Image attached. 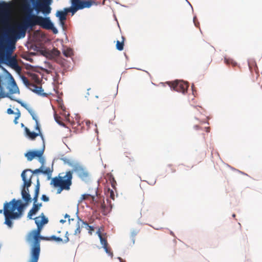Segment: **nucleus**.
I'll list each match as a JSON object with an SVG mask.
<instances>
[{"mask_svg":"<svg viewBox=\"0 0 262 262\" xmlns=\"http://www.w3.org/2000/svg\"><path fill=\"white\" fill-rule=\"evenodd\" d=\"M82 200H87L90 201V203H93L95 200V196L89 194H84L82 195L81 198V201Z\"/></svg>","mask_w":262,"mask_h":262,"instance_id":"nucleus-24","label":"nucleus"},{"mask_svg":"<svg viewBox=\"0 0 262 262\" xmlns=\"http://www.w3.org/2000/svg\"><path fill=\"white\" fill-rule=\"evenodd\" d=\"M226 61L227 63H228V64L229 63V62L228 60H226Z\"/></svg>","mask_w":262,"mask_h":262,"instance_id":"nucleus-51","label":"nucleus"},{"mask_svg":"<svg viewBox=\"0 0 262 262\" xmlns=\"http://www.w3.org/2000/svg\"><path fill=\"white\" fill-rule=\"evenodd\" d=\"M78 176L83 181H87L89 179V172L81 165H76L74 168V171Z\"/></svg>","mask_w":262,"mask_h":262,"instance_id":"nucleus-11","label":"nucleus"},{"mask_svg":"<svg viewBox=\"0 0 262 262\" xmlns=\"http://www.w3.org/2000/svg\"><path fill=\"white\" fill-rule=\"evenodd\" d=\"M195 118H196L197 120H200V123H201V124H202V123H205V121H202V120H201V119H200V118H197V117H195Z\"/></svg>","mask_w":262,"mask_h":262,"instance_id":"nucleus-45","label":"nucleus"},{"mask_svg":"<svg viewBox=\"0 0 262 262\" xmlns=\"http://www.w3.org/2000/svg\"><path fill=\"white\" fill-rule=\"evenodd\" d=\"M80 232H81V229H80V224H79V221L78 220L77 224L76 229L75 230L74 233V234L75 236H77V238L78 239H79L80 237Z\"/></svg>","mask_w":262,"mask_h":262,"instance_id":"nucleus-29","label":"nucleus"},{"mask_svg":"<svg viewBox=\"0 0 262 262\" xmlns=\"http://www.w3.org/2000/svg\"><path fill=\"white\" fill-rule=\"evenodd\" d=\"M52 53L56 56H58L60 54V52L57 49H55V48L53 49V50L52 51Z\"/></svg>","mask_w":262,"mask_h":262,"instance_id":"nucleus-33","label":"nucleus"},{"mask_svg":"<svg viewBox=\"0 0 262 262\" xmlns=\"http://www.w3.org/2000/svg\"><path fill=\"white\" fill-rule=\"evenodd\" d=\"M36 122V124H35V129L38 131L37 133H41L38 121L37 120V122Z\"/></svg>","mask_w":262,"mask_h":262,"instance_id":"nucleus-34","label":"nucleus"},{"mask_svg":"<svg viewBox=\"0 0 262 262\" xmlns=\"http://www.w3.org/2000/svg\"><path fill=\"white\" fill-rule=\"evenodd\" d=\"M120 262H124V261L121 258H119Z\"/></svg>","mask_w":262,"mask_h":262,"instance_id":"nucleus-50","label":"nucleus"},{"mask_svg":"<svg viewBox=\"0 0 262 262\" xmlns=\"http://www.w3.org/2000/svg\"><path fill=\"white\" fill-rule=\"evenodd\" d=\"M29 172H31L34 174H36V173L41 172L43 174H49L51 173V171L50 168H47L45 170H43L42 168V167L41 166L40 168H39L38 169H35L33 171H32L31 170H30V171H29ZM27 172H28V171Z\"/></svg>","mask_w":262,"mask_h":262,"instance_id":"nucleus-20","label":"nucleus"},{"mask_svg":"<svg viewBox=\"0 0 262 262\" xmlns=\"http://www.w3.org/2000/svg\"><path fill=\"white\" fill-rule=\"evenodd\" d=\"M10 76V82L7 85V92L6 93L4 86L0 85V99L7 97L10 100L16 101L17 100L12 96L13 94H19L20 92L16 83L10 73H7Z\"/></svg>","mask_w":262,"mask_h":262,"instance_id":"nucleus-8","label":"nucleus"},{"mask_svg":"<svg viewBox=\"0 0 262 262\" xmlns=\"http://www.w3.org/2000/svg\"><path fill=\"white\" fill-rule=\"evenodd\" d=\"M27 75L32 82L30 81L25 76H22L21 79L25 85L36 94L43 97H47L48 95V94L43 93V90L41 86L37 85L33 83L34 82L37 84H40L41 80L38 75L33 72H28Z\"/></svg>","mask_w":262,"mask_h":262,"instance_id":"nucleus-6","label":"nucleus"},{"mask_svg":"<svg viewBox=\"0 0 262 262\" xmlns=\"http://www.w3.org/2000/svg\"><path fill=\"white\" fill-rule=\"evenodd\" d=\"M74 4L76 5L79 10L90 8L92 5V2L88 0H74Z\"/></svg>","mask_w":262,"mask_h":262,"instance_id":"nucleus-12","label":"nucleus"},{"mask_svg":"<svg viewBox=\"0 0 262 262\" xmlns=\"http://www.w3.org/2000/svg\"><path fill=\"white\" fill-rule=\"evenodd\" d=\"M103 99H106V100L104 101H110L111 100L110 99H107L106 97H105Z\"/></svg>","mask_w":262,"mask_h":262,"instance_id":"nucleus-47","label":"nucleus"},{"mask_svg":"<svg viewBox=\"0 0 262 262\" xmlns=\"http://www.w3.org/2000/svg\"><path fill=\"white\" fill-rule=\"evenodd\" d=\"M45 240V241H49V238L48 237L41 236L39 235V240Z\"/></svg>","mask_w":262,"mask_h":262,"instance_id":"nucleus-39","label":"nucleus"},{"mask_svg":"<svg viewBox=\"0 0 262 262\" xmlns=\"http://www.w3.org/2000/svg\"><path fill=\"white\" fill-rule=\"evenodd\" d=\"M16 115L17 116L15 117V119L14 120V122L15 124H17V120L20 117V112L18 110V112L16 113Z\"/></svg>","mask_w":262,"mask_h":262,"instance_id":"nucleus-36","label":"nucleus"},{"mask_svg":"<svg viewBox=\"0 0 262 262\" xmlns=\"http://www.w3.org/2000/svg\"><path fill=\"white\" fill-rule=\"evenodd\" d=\"M248 66L252 74L253 75V73L255 72L256 78L259 77L258 72V67L255 60L251 59L248 61Z\"/></svg>","mask_w":262,"mask_h":262,"instance_id":"nucleus-14","label":"nucleus"},{"mask_svg":"<svg viewBox=\"0 0 262 262\" xmlns=\"http://www.w3.org/2000/svg\"><path fill=\"white\" fill-rule=\"evenodd\" d=\"M64 217L65 218H68L69 219V221L70 222L71 221V219H70V215H68V214H66L65 215H64Z\"/></svg>","mask_w":262,"mask_h":262,"instance_id":"nucleus-44","label":"nucleus"},{"mask_svg":"<svg viewBox=\"0 0 262 262\" xmlns=\"http://www.w3.org/2000/svg\"><path fill=\"white\" fill-rule=\"evenodd\" d=\"M30 171V169H27L24 170L21 174L24 184L21 191L22 199L25 201L24 204L25 206L29 204L32 201L31 195L29 193V187L31 185V179L33 177L32 173L27 174V172ZM23 204V203H22Z\"/></svg>","mask_w":262,"mask_h":262,"instance_id":"nucleus-7","label":"nucleus"},{"mask_svg":"<svg viewBox=\"0 0 262 262\" xmlns=\"http://www.w3.org/2000/svg\"><path fill=\"white\" fill-rule=\"evenodd\" d=\"M124 48V41L120 42L117 40L116 42V48L119 51H122Z\"/></svg>","mask_w":262,"mask_h":262,"instance_id":"nucleus-30","label":"nucleus"},{"mask_svg":"<svg viewBox=\"0 0 262 262\" xmlns=\"http://www.w3.org/2000/svg\"><path fill=\"white\" fill-rule=\"evenodd\" d=\"M7 113L9 114H14V111L10 108L7 110Z\"/></svg>","mask_w":262,"mask_h":262,"instance_id":"nucleus-40","label":"nucleus"},{"mask_svg":"<svg viewBox=\"0 0 262 262\" xmlns=\"http://www.w3.org/2000/svg\"><path fill=\"white\" fill-rule=\"evenodd\" d=\"M47 0H42L41 1L37 2L36 5H35V10L39 12L42 10V6L46 4Z\"/></svg>","mask_w":262,"mask_h":262,"instance_id":"nucleus-26","label":"nucleus"},{"mask_svg":"<svg viewBox=\"0 0 262 262\" xmlns=\"http://www.w3.org/2000/svg\"><path fill=\"white\" fill-rule=\"evenodd\" d=\"M67 12L66 11H58L56 13V16L59 17L60 21L63 24V21L66 19Z\"/></svg>","mask_w":262,"mask_h":262,"instance_id":"nucleus-22","label":"nucleus"},{"mask_svg":"<svg viewBox=\"0 0 262 262\" xmlns=\"http://www.w3.org/2000/svg\"><path fill=\"white\" fill-rule=\"evenodd\" d=\"M73 171L69 170L66 172L60 173L58 176L52 179L51 184L57 188V193H60L63 190H69L72 184Z\"/></svg>","mask_w":262,"mask_h":262,"instance_id":"nucleus-5","label":"nucleus"},{"mask_svg":"<svg viewBox=\"0 0 262 262\" xmlns=\"http://www.w3.org/2000/svg\"><path fill=\"white\" fill-rule=\"evenodd\" d=\"M65 163H67L69 166L72 167L73 168L72 171L73 172L74 171V168L76 165H79V164L77 163V162H75L74 161H72L70 159H66L64 160Z\"/></svg>","mask_w":262,"mask_h":262,"instance_id":"nucleus-27","label":"nucleus"},{"mask_svg":"<svg viewBox=\"0 0 262 262\" xmlns=\"http://www.w3.org/2000/svg\"><path fill=\"white\" fill-rule=\"evenodd\" d=\"M96 234L98 235L99 238H100L101 237H102V234H101V231H100V229H99L97 232H96Z\"/></svg>","mask_w":262,"mask_h":262,"instance_id":"nucleus-38","label":"nucleus"},{"mask_svg":"<svg viewBox=\"0 0 262 262\" xmlns=\"http://www.w3.org/2000/svg\"><path fill=\"white\" fill-rule=\"evenodd\" d=\"M34 220L37 225V229L30 232L27 238L28 242H30L33 239L34 240L33 246L31 250V258L29 262H38L40 252L39 235L43 226L48 222V219L46 217L43 213L40 216L34 218Z\"/></svg>","mask_w":262,"mask_h":262,"instance_id":"nucleus-2","label":"nucleus"},{"mask_svg":"<svg viewBox=\"0 0 262 262\" xmlns=\"http://www.w3.org/2000/svg\"><path fill=\"white\" fill-rule=\"evenodd\" d=\"M169 85L174 91L183 94L187 92L188 88V83L182 80H176Z\"/></svg>","mask_w":262,"mask_h":262,"instance_id":"nucleus-9","label":"nucleus"},{"mask_svg":"<svg viewBox=\"0 0 262 262\" xmlns=\"http://www.w3.org/2000/svg\"><path fill=\"white\" fill-rule=\"evenodd\" d=\"M106 253H107L112 257L113 256V253L111 251V249L108 247V246L103 247Z\"/></svg>","mask_w":262,"mask_h":262,"instance_id":"nucleus-31","label":"nucleus"},{"mask_svg":"<svg viewBox=\"0 0 262 262\" xmlns=\"http://www.w3.org/2000/svg\"><path fill=\"white\" fill-rule=\"evenodd\" d=\"M60 222L61 223H64L66 222V221L64 220H61L60 221Z\"/></svg>","mask_w":262,"mask_h":262,"instance_id":"nucleus-49","label":"nucleus"},{"mask_svg":"<svg viewBox=\"0 0 262 262\" xmlns=\"http://www.w3.org/2000/svg\"><path fill=\"white\" fill-rule=\"evenodd\" d=\"M108 192L110 193V198L113 200H114L115 194L114 191L112 190L108 189Z\"/></svg>","mask_w":262,"mask_h":262,"instance_id":"nucleus-35","label":"nucleus"},{"mask_svg":"<svg viewBox=\"0 0 262 262\" xmlns=\"http://www.w3.org/2000/svg\"><path fill=\"white\" fill-rule=\"evenodd\" d=\"M51 0H47L44 6H42V10L40 11L45 14H48L50 13L51 8L50 7Z\"/></svg>","mask_w":262,"mask_h":262,"instance_id":"nucleus-19","label":"nucleus"},{"mask_svg":"<svg viewBox=\"0 0 262 262\" xmlns=\"http://www.w3.org/2000/svg\"><path fill=\"white\" fill-rule=\"evenodd\" d=\"M194 129H195L196 130H198V129H200V125H195L194 126Z\"/></svg>","mask_w":262,"mask_h":262,"instance_id":"nucleus-42","label":"nucleus"},{"mask_svg":"<svg viewBox=\"0 0 262 262\" xmlns=\"http://www.w3.org/2000/svg\"><path fill=\"white\" fill-rule=\"evenodd\" d=\"M36 205L38 206V208L40 209V208L42 206V203H36Z\"/></svg>","mask_w":262,"mask_h":262,"instance_id":"nucleus-46","label":"nucleus"},{"mask_svg":"<svg viewBox=\"0 0 262 262\" xmlns=\"http://www.w3.org/2000/svg\"><path fill=\"white\" fill-rule=\"evenodd\" d=\"M49 238V241L54 240L57 242H63V243H67L70 241L69 237L68 236V232L67 231L65 234L64 238L62 239L61 238L59 237H56L55 235H52L50 237H48Z\"/></svg>","mask_w":262,"mask_h":262,"instance_id":"nucleus-15","label":"nucleus"},{"mask_svg":"<svg viewBox=\"0 0 262 262\" xmlns=\"http://www.w3.org/2000/svg\"><path fill=\"white\" fill-rule=\"evenodd\" d=\"M78 220L82 223L85 226V228L88 230V232L90 235L92 234L93 232L94 231V227L90 226L86 222H84L78 218Z\"/></svg>","mask_w":262,"mask_h":262,"instance_id":"nucleus-25","label":"nucleus"},{"mask_svg":"<svg viewBox=\"0 0 262 262\" xmlns=\"http://www.w3.org/2000/svg\"><path fill=\"white\" fill-rule=\"evenodd\" d=\"M100 241L101 245L103 246V247L108 246V243L106 238L102 237L100 238Z\"/></svg>","mask_w":262,"mask_h":262,"instance_id":"nucleus-32","label":"nucleus"},{"mask_svg":"<svg viewBox=\"0 0 262 262\" xmlns=\"http://www.w3.org/2000/svg\"><path fill=\"white\" fill-rule=\"evenodd\" d=\"M235 214H233V217H235Z\"/></svg>","mask_w":262,"mask_h":262,"instance_id":"nucleus-53","label":"nucleus"},{"mask_svg":"<svg viewBox=\"0 0 262 262\" xmlns=\"http://www.w3.org/2000/svg\"><path fill=\"white\" fill-rule=\"evenodd\" d=\"M11 11L10 4L5 2H0V26L1 31L5 32L10 39H19L24 37L27 29L39 25L42 28L53 30L54 33L57 32L49 17L31 15L21 23L10 27Z\"/></svg>","mask_w":262,"mask_h":262,"instance_id":"nucleus-1","label":"nucleus"},{"mask_svg":"<svg viewBox=\"0 0 262 262\" xmlns=\"http://www.w3.org/2000/svg\"><path fill=\"white\" fill-rule=\"evenodd\" d=\"M55 120H56V122H57L58 124H60V125H63V126H64V123H63L62 122H60V121H59V119H58V117H55Z\"/></svg>","mask_w":262,"mask_h":262,"instance_id":"nucleus-41","label":"nucleus"},{"mask_svg":"<svg viewBox=\"0 0 262 262\" xmlns=\"http://www.w3.org/2000/svg\"><path fill=\"white\" fill-rule=\"evenodd\" d=\"M112 186L113 187H114V184H113V183H112Z\"/></svg>","mask_w":262,"mask_h":262,"instance_id":"nucleus-52","label":"nucleus"},{"mask_svg":"<svg viewBox=\"0 0 262 262\" xmlns=\"http://www.w3.org/2000/svg\"><path fill=\"white\" fill-rule=\"evenodd\" d=\"M39 183L38 182L37 185L35 186V190H34V195L33 198V204H36L38 201V198L39 193Z\"/></svg>","mask_w":262,"mask_h":262,"instance_id":"nucleus-23","label":"nucleus"},{"mask_svg":"<svg viewBox=\"0 0 262 262\" xmlns=\"http://www.w3.org/2000/svg\"><path fill=\"white\" fill-rule=\"evenodd\" d=\"M86 125H87L88 127H89L90 124V121H86Z\"/></svg>","mask_w":262,"mask_h":262,"instance_id":"nucleus-48","label":"nucleus"},{"mask_svg":"<svg viewBox=\"0 0 262 262\" xmlns=\"http://www.w3.org/2000/svg\"><path fill=\"white\" fill-rule=\"evenodd\" d=\"M25 205L23 204L21 200L12 199L9 202L4 204V209L0 210V213L3 212L5 216L4 223L10 228L13 227L12 220L20 218L24 211Z\"/></svg>","mask_w":262,"mask_h":262,"instance_id":"nucleus-4","label":"nucleus"},{"mask_svg":"<svg viewBox=\"0 0 262 262\" xmlns=\"http://www.w3.org/2000/svg\"><path fill=\"white\" fill-rule=\"evenodd\" d=\"M25 132L26 136L31 140H35V138L38 136H40L42 139L43 140V136L41 133H35L34 132H31L30 129L27 127H25Z\"/></svg>","mask_w":262,"mask_h":262,"instance_id":"nucleus-13","label":"nucleus"},{"mask_svg":"<svg viewBox=\"0 0 262 262\" xmlns=\"http://www.w3.org/2000/svg\"><path fill=\"white\" fill-rule=\"evenodd\" d=\"M63 54L67 57H71L73 55V50L70 48H64L62 51Z\"/></svg>","mask_w":262,"mask_h":262,"instance_id":"nucleus-28","label":"nucleus"},{"mask_svg":"<svg viewBox=\"0 0 262 262\" xmlns=\"http://www.w3.org/2000/svg\"><path fill=\"white\" fill-rule=\"evenodd\" d=\"M205 130L207 133H209L210 132V127H205Z\"/></svg>","mask_w":262,"mask_h":262,"instance_id":"nucleus-43","label":"nucleus"},{"mask_svg":"<svg viewBox=\"0 0 262 262\" xmlns=\"http://www.w3.org/2000/svg\"><path fill=\"white\" fill-rule=\"evenodd\" d=\"M74 0H71L72 6L70 8H65L64 10L66 11L67 12H71L72 15H74L79 9L78 7L75 4H74Z\"/></svg>","mask_w":262,"mask_h":262,"instance_id":"nucleus-18","label":"nucleus"},{"mask_svg":"<svg viewBox=\"0 0 262 262\" xmlns=\"http://www.w3.org/2000/svg\"><path fill=\"white\" fill-rule=\"evenodd\" d=\"M34 220L37 225V229L30 232L27 238L28 242H30L33 239L34 240L33 246L31 250V258L29 262H38L40 252L39 235L43 226L48 222V219L46 217L43 213L40 216L34 218Z\"/></svg>","mask_w":262,"mask_h":262,"instance_id":"nucleus-3","label":"nucleus"},{"mask_svg":"<svg viewBox=\"0 0 262 262\" xmlns=\"http://www.w3.org/2000/svg\"><path fill=\"white\" fill-rule=\"evenodd\" d=\"M43 152L44 149L37 150L29 151L27 152L25 156L29 161H32L35 157L39 158V161L43 164L44 162V160L42 158V156L43 155Z\"/></svg>","mask_w":262,"mask_h":262,"instance_id":"nucleus-10","label":"nucleus"},{"mask_svg":"<svg viewBox=\"0 0 262 262\" xmlns=\"http://www.w3.org/2000/svg\"><path fill=\"white\" fill-rule=\"evenodd\" d=\"M16 102L20 103L22 106H23L26 109H27L28 110V111L29 112V113H30V114L31 115L33 119L34 120H35V122H37L38 119H37V116H36V115L35 112L33 110L28 107L26 104H24V103H22L19 100H17Z\"/></svg>","mask_w":262,"mask_h":262,"instance_id":"nucleus-17","label":"nucleus"},{"mask_svg":"<svg viewBox=\"0 0 262 262\" xmlns=\"http://www.w3.org/2000/svg\"><path fill=\"white\" fill-rule=\"evenodd\" d=\"M16 102L20 103L22 106H23L26 109H27L28 110V111L29 112V113H30V114L31 115L33 119L34 120H35V122H37L38 119H37V116H36V115L35 112L33 110L28 107L26 104H24V103H22L19 100H17Z\"/></svg>","mask_w":262,"mask_h":262,"instance_id":"nucleus-16","label":"nucleus"},{"mask_svg":"<svg viewBox=\"0 0 262 262\" xmlns=\"http://www.w3.org/2000/svg\"><path fill=\"white\" fill-rule=\"evenodd\" d=\"M41 199L44 202H48L49 200V198L47 196H46V195H45V194H43L41 196Z\"/></svg>","mask_w":262,"mask_h":262,"instance_id":"nucleus-37","label":"nucleus"},{"mask_svg":"<svg viewBox=\"0 0 262 262\" xmlns=\"http://www.w3.org/2000/svg\"><path fill=\"white\" fill-rule=\"evenodd\" d=\"M39 210V208L38 206L36 205V204H33V207L30 210L28 213V217L30 219H32V216L35 215Z\"/></svg>","mask_w":262,"mask_h":262,"instance_id":"nucleus-21","label":"nucleus"}]
</instances>
